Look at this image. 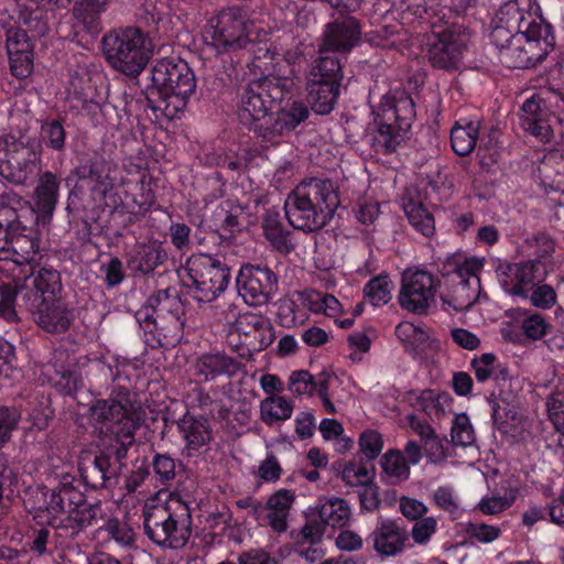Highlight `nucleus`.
<instances>
[{
  "label": "nucleus",
  "mask_w": 564,
  "mask_h": 564,
  "mask_svg": "<svg viewBox=\"0 0 564 564\" xmlns=\"http://www.w3.org/2000/svg\"><path fill=\"white\" fill-rule=\"evenodd\" d=\"M341 88L306 85V102L293 95V80L288 77L263 76L249 82L238 94L239 122L267 142L294 131L305 122L311 110L329 115Z\"/></svg>",
  "instance_id": "obj_1"
},
{
  "label": "nucleus",
  "mask_w": 564,
  "mask_h": 564,
  "mask_svg": "<svg viewBox=\"0 0 564 564\" xmlns=\"http://www.w3.org/2000/svg\"><path fill=\"white\" fill-rule=\"evenodd\" d=\"M94 432L104 434L93 459H83L78 471L82 486L98 490L116 481L130 448L135 444V432L142 423L141 406L130 389L116 387L107 399H96L88 409Z\"/></svg>",
  "instance_id": "obj_2"
},
{
  "label": "nucleus",
  "mask_w": 564,
  "mask_h": 564,
  "mask_svg": "<svg viewBox=\"0 0 564 564\" xmlns=\"http://www.w3.org/2000/svg\"><path fill=\"white\" fill-rule=\"evenodd\" d=\"M147 79L150 83L142 88L147 107L156 118H180L196 90V77L188 63L172 57L158 59Z\"/></svg>",
  "instance_id": "obj_3"
},
{
  "label": "nucleus",
  "mask_w": 564,
  "mask_h": 564,
  "mask_svg": "<svg viewBox=\"0 0 564 564\" xmlns=\"http://www.w3.org/2000/svg\"><path fill=\"white\" fill-rule=\"evenodd\" d=\"M134 318L143 343L151 349L174 348L183 339L185 306L170 289L152 293L134 312Z\"/></svg>",
  "instance_id": "obj_4"
},
{
  "label": "nucleus",
  "mask_w": 564,
  "mask_h": 564,
  "mask_svg": "<svg viewBox=\"0 0 564 564\" xmlns=\"http://www.w3.org/2000/svg\"><path fill=\"white\" fill-rule=\"evenodd\" d=\"M339 204L338 191L330 180L312 177L292 189L285 199L284 212L290 226L312 234L329 224Z\"/></svg>",
  "instance_id": "obj_5"
},
{
  "label": "nucleus",
  "mask_w": 564,
  "mask_h": 564,
  "mask_svg": "<svg viewBox=\"0 0 564 564\" xmlns=\"http://www.w3.org/2000/svg\"><path fill=\"white\" fill-rule=\"evenodd\" d=\"M13 191L0 194V260L35 262L41 250L37 231L26 224L34 210Z\"/></svg>",
  "instance_id": "obj_6"
},
{
  "label": "nucleus",
  "mask_w": 564,
  "mask_h": 564,
  "mask_svg": "<svg viewBox=\"0 0 564 564\" xmlns=\"http://www.w3.org/2000/svg\"><path fill=\"white\" fill-rule=\"evenodd\" d=\"M372 113L376 127L371 138L372 149L383 155L397 152L416 116L411 95L405 89H390Z\"/></svg>",
  "instance_id": "obj_7"
},
{
  "label": "nucleus",
  "mask_w": 564,
  "mask_h": 564,
  "mask_svg": "<svg viewBox=\"0 0 564 564\" xmlns=\"http://www.w3.org/2000/svg\"><path fill=\"white\" fill-rule=\"evenodd\" d=\"M44 496L47 522L53 525L58 514L67 513L58 528L67 530L70 536L77 535L97 521L99 506L87 500L82 490V481L70 474H64Z\"/></svg>",
  "instance_id": "obj_8"
},
{
  "label": "nucleus",
  "mask_w": 564,
  "mask_h": 564,
  "mask_svg": "<svg viewBox=\"0 0 564 564\" xmlns=\"http://www.w3.org/2000/svg\"><path fill=\"white\" fill-rule=\"evenodd\" d=\"M185 294L199 304H210L228 288L229 265L216 256L197 252L186 258L177 269Z\"/></svg>",
  "instance_id": "obj_9"
},
{
  "label": "nucleus",
  "mask_w": 564,
  "mask_h": 564,
  "mask_svg": "<svg viewBox=\"0 0 564 564\" xmlns=\"http://www.w3.org/2000/svg\"><path fill=\"white\" fill-rule=\"evenodd\" d=\"M74 173L82 186L87 189L95 206L113 214L122 205L123 177L111 160L98 152H84L77 158Z\"/></svg>",
  "instance_id": "obj_10"
},
{
  "label": "nucleus",
  "mask_w": 564,
  "mask_h": 564,
  "mask_svg": "<svg viewBox=\"0 0 564 564\" xmlns=\"http://www.w3.org/2000/svg\"><path fill=\"white\" fill-rule=\"evenodd\" d=\"M484 264L485 260L478 257L453 254L446 259L441 270L444 289L440 293L444 312H464L477 301Z\"/></svg>",
  "instance_id": "obj_11"
},
{
  "label": "nucleus",
  "mask_w": 564,
  "mask_h": 564,
  "mask_svg": "<svg viewBox=\"0 0 564 564\" xmlns=\"http://www.w3.org/2000/svg\"><path fill=\"white\" fill-rule=\"evenodd\" d=\"M252 21L248 10L234 4L220 9L208 21L203 33L205 50L221 57L232 55L251 44Z\"/></svg>",
  "instance_id": "obj_12"
},
{
  "label": "nucleus",
  "mask_w": 564,
  "mask_h": 564,
  "mask_svg": "<svg viewBox=\"0 0 564 564\" xmlns=\"http://www.w3.org/2000/svg\"><path fill=\"white\" fill-rule=\"evenodd\" d=\"M143 531L150 541L163 549L178 550L192 534L191 509L180 498L164 506H145Z\"/></svg>",
  "instance_id": "obj_13"
},
{
  "label": "nucleus",
  "mask_w": 564,
  "mask_h": 564,
  "mask_svg": "<svg viewBox=\"0 0 564 564\" xmlns=\"http://www.w3.org/2000/svg\"><path fill=\"white\" fill-rule=\"evenodd\" d=\"M496 47L500 63L510 69H523L545 59L555 47V35L546 34L543 39L529 37L522 31H511L501 23H494L489 35Z\"/></svg>",
  "instance_id": "obj_14"
},
{
  "label": "nucleus",
  "mask_w": 564,
  "mask_h": 564,
  "mask_svg": "<svg viewBox=\"0 0 564 564\" xmlns=\"http://www.w3.org/2000/svg\"><path fill=\"white\" fill-rule=\"evenodd\" d=\"M41 167L36 138L20 130L0 135V177L13 185L32 182Z\"/></svg>",
  "instance_id": "obj_15"
},
{
  "label": "nucleus",
  "mask_w": 564,
  "mask_h": 564,
  "mask_svg": "<svg viewBox=\"0 0 564 564\" xmlns=\"http://www.w3.org/2000/svg\"><path fill=\"white\" fill-rule=\"evenodd\" d=\"M148 36L138 28L109 31L102 36L101 48L109 64L122 74L135 78L145 68L151 48Z\"/></svg>",
  "instance_id": "obj_16"
},
{
  "label": "nucleus",
  "mask_w": 564,
  "mask_h": 564,
  "mask_svg": "<svg viewBox=\"0 0 564 564\" xmlns=\"http://www.w3.org/2000/svg\"><path fill=\"white\" fill-rule=\"evenodd\" d=\"M440 278L426 269H408L402 273L398 303L402 310L426 315L436 305V294L441 289Z\"/></svg>",
  "instance_id": "obj_17"
},
{
  "label": "nucleus",
  "mask_w": 564,
  "mask_h": 564,
  "mask_svg": "<svg viewBox=\"0 0 564 564\" xmlns=\"http://www.w3.org/2000/svg\"><path fill=\"white\" fill-rule=\"evenodd\" d=\"M236 289L248 306L260 307L278 293L279 276L265 263H242L236 276Z\"/></svg>",
  "instance_id": "obj_18"
},
{
  "label": "nucleus",
  "mask_w": 564,
  "mask_h": 564,
  "mask_svg": "<svg viewBox=\"0 0 564 564\" xmlns=\"http://www.w3.org/2000/svg\"><path fill=\"white\" fill-rule=\"evenodd\" d=\"M561 100L562 95L549 88L534 93L521 107L522 129L542 143L550 142L553 138L551 120Z\"/></svg>",
  "instance_id": "obj_19"
},
{
  "label": "nucleus",
  "mask_w": 564,
  "mask_h": 564,
  "mask_svg": "<svg viewBox=\"0 0 564 564\" xmlns=\"http://www.w3.org/2000/svg\"><path fill=\"white\" fill-rule=\"evenodd\" d=\"M239 343L236 351L241 356H252L265 350L275 339V332L269 317L251 311L239 312L230 327Z\"/></svg>",
  "instance_id": "obj_20"
},
{
  "label": "nucleus",
  "mask_w": 564,
  "mask_h": 564,
  "mask_svg": "<svg viewBox=\"0 0 564 564\" xmlns=\"http://www.w3.org/2000/svg\"><path fill=\"white\" fill-rule=\"evenodd\" d=\"M540 7L535 0H510L500 6L494 23H501L511 28V31H522L529 37L543 39L546 34H554L553 26L539 12Z\"/></svg>",
  "instance_id": "obj_21"
},
{
  "label": "nucleus",
  "mask_w": 564,
  "mask_h": 564,
  "mask_svg": "<svg viewBox=\"0 0 564 564\" xmlns=\"http://www.w3.org/2000/svg\"><path fill=\"white\" fill-rule=\"evenodd\" d=\"M498 282L502 290L522 300L528 299L538 282H543L547 275V267L540 260H525L516 263L499 262L496 269Z\"/></svg>",
  "instance_id": "obj_22"
},
{
  "label": "nucleus",
  "mask_w": 564,
  "mask_h": 564,
  "mask_svg": "<svg viewBox=\"0 0 564 564\" xmlns=\"http://www.w3.org/2000/svg\"><path fill=\"white\" fill-rule=\"evenodd\" d=\"M31 273L20 279L22 302L29 311L41 307L44 302L56 300L63 290L61 273L52 267L31 265Z\"/></svg>",
  "instance_id": "obj_23"
},
{
  "label": "nucleus",
  "mask_w": 564,
  "mask_h": 564,
  "mask_svg": "<svg viewBox=\"0 0 564 564\" xmlns=\"http://www.w3.org/2000/svg\"><path fill=\"white\" fill-rule=\"evenodd\" d=\"M338 14L325 24L319 51L346 55L361 44L362 28L351 13Z\"/></svg>",
  "instance_id": "obj_24"
},
{
  "label": "nucleus",
  "mask_w": 564,
  "mask_h": 564,
  "mask_svg": "<svg viewBox=\"0 0 564 564\" xmlns=\"http://www.w3.org/2000/svg\"><path fill=\"white\" fill-rule=\"evenodd\" d=\"M465 48L462 35L445 30L429 39L426 56L433 67L451 70L458 67Z\"/></svg>",
  "instance_id": "obj_25"
},
{
  "label": "nucleus",
  "mask_w": 564,
  "mask_h": 564,
  "mask_svg": "<svg viewBox=\"0 0 564 564\" xmlns=\"http://www.w3.org/2000/svg\"><path fill=\"white\" fill-rule=\"evenodd\" d=\"M6 48L11 75L18 79L28 78L33 70V44L28 32L11 25L6 30Z\"/></svg>",
  "instance_id": "obj_26"
},
{
  "label": "nucleus",
  "mask_w": 564,
  "mask_h": 564,
  "mask_svg": "<svg viewBox=\"0 0 564 564\" xmlns=\"http://www.w3.org/2000/svg\"><path fill=\"white\" fill-rule=\"evenodd\" d=\"M177 430L185 443L183 456L193 458L208 449L213 431L207 417L193 415L188 411L176 422Z\"/></svg>",
  "instance_id": "obj_27"
},
{
  "label": "nucleus",
  "mask_w": 564,
  "mask_h": 564,
  "mask_svg": "<svg viewBox=\"0 0 564 564\" xmlns=\"http://www.w3.org/2000/svg\"><path fill=\"white\" fill-rule=\"evenodd\" d=\"M369 538L378 554L394 556L404 550L409 532L397 520L380 519Z\"/></svg>",
  "instance_id": "obj_28"
},
{
  "label": "nucleus",
  "mask_w": 564,
  "mask_h": 564,
  "mask_svg": "<svg viewBox=\"0 0 564 564\" xmlns=\"http://www.w3.org/2000/svg\"><path fill=\"white\" fill-rule=\"evenodd\" d=\"M481 119L476 116L460 117L457 119L449 134L451 147L459 156L470 154L479 143V149L487 148L480 137Z\"/></svg>",
  "instance_id": "obj_29"
},
{
  "label": "nucleus",
  "mask_w": 564,
  "mask_h": 564,
  "mask_svg": "<svg viewBox=\"0 0 564 564\" xmlns=\"http://www.w3.org/2000/svg\"><path fill=\"white\" fill-rule=\"evenodd\" d=\"M36 324L51 334H63L69 329L75 321V310L66 304L53 300L44 302L41 307L30 311Z\"/></svg>",
  "instance_id": "obj_30"
},
{
  "label": "nucleus",
  "mask_w": 564,
  "mask_h": 564,
  "mask_svg": "<svg viewBox=\"0 0 564 564\" xmlns=\"http://www.w3.org/2000/svg\"><path fill=\"white\" fill-rule=\"evenodd\" d=\"M241 364L224 352H206L198 357L195 370L200 380L208 382L219 377L231 378L240 370Z\"/></svg>",
  "instance_id": "obj_31"
},
{
  "label": "nucleus",
  "mask_w": 564,
  "mask_h": 564,
  "mask_svg": "<svg viewBox=\"0 0 564 564\" xmlns=\"http://www.w3.org/2000/svg\"><path fill=\"white\" fill-rule=\"evenodd\" d=\"M343 80V64L335 56H319L316 58L306 76V85L327 88H341Z\"/></svg>",
  "instance_id": "obj_32"
},
{
  "label": "nucleus",
  "mask_w": 564,
  "mask_h": 564,
  "mask_svg": "<svg viewBox=\"0 0 564 564\" xmlns=\"http://www.w3.org/2000/svg\"><path fill=\"white\" fill-rule=\"evenodd\" d=\"M167 260V252L159 241L139 243L129 259L130 269L143 275H149L156 268L164 264Z\"/></svg>",
  "instance_id": "obj_33"
},
{
  "label": "nucleus",
  "mask_w": 564,
  "mask_h": 564,
  "mask_svg": "<svg viewBox=\"0 0 564 564\" xmlns=\"http://www.w3.org/2000/svg\"><path fill=\"white\" fill-rule=\"evenodd\" d=\"M65 122L63 117H47L41 120L39 138H36L41 153L43 150H50L57 154L65 153L68 138Z\"/></svg>",
  "instance_id": "obj_34"
},
{
  "label": "nucleus",
  "mask_w": 564,
  "mask_h": 564,
  "mask_svg": "<svg viewBox=\"0 0 564 564\" xmlns=\"http://www.w3.org/2000/svg\"><path fill=\"white\" fill-rule=\"evenodd\" d=\"M73 17L89 34L101 31V15L107 11L108 0H73Z\"/></svg>",
  "instance_id": "obj_35"
},
{
  "label": "nucleus",
  "mask_w": 564,
  "mask_h": 564,
  "mask_svg": "<svg viewBox=\"0 0 564 564\" xmlns=\"http://www.w3.org/2000/svg\"><path fill=\"white\" fill-rule=\"evenodd\" d=\"M402 208L410 226L425 238L435 234V218L433 213L419 199L404 197Z\"/></svg>",
  "instance_id": "obj_36"
},
{
  "label": "nucleus",
  "mask_w": 564,
  "mask_h": 564,
  "mask_svg": "<svg viewBox=\"0 0 564 564\" xmlns=\"http://www.w3.org/2000/svg\"><path fill=\"white\" fill-rule=\"evenodd\" d=\"M58 197L59 180L53 172L45 171L35 187V205L44 218L53 216Z\"/></svg>",
  "instance_id": "obj_37"
},
{
  "label": "nucleus",
  "mask_w": 564,
  "mask_h": 564,
  "mask_svg": "<svg viewBox=\"0 0 564 564\" xmlns=\"http://www.w3.org/2000/svg\"><path fill=\"white\" fill-rule=\"evenodd\" d=\"M324 534L322 522L306 521L296 536L297 553L312 563L321 560L324 555L321 546Z\"/></svg>",
  "instance_id": "obj_38"
},
{
  "label": "nucleus",
  "mask_w": 564,
  "mask_h": 564,
  "mask_svg": "<svg viewBox=\"0 0 564 564\" xmlns=\"http://www.w3.org/2000/svg\"><path fill=\"white\" fill-rule=\"evenodd\" d=\"M538 177L546 193L564 194V159L555 154L545 156L538 166Z\"/></svg>",
  "instance_id": "obj_39"
},
{
  "label": "nucleus",
  "mask_w": 564,
  "mask_h": 564,
  "mask_svg": "<svg viewBox=\"0 0 564 564\" xmlns=\"http://www.w3.org/2000/svg\"><path fill=\"white\" fill-rule=\"evenodd\" d=\"M294 409L293 401L284 395H269L261 401L260 417L261 421L272 426L278 422H283L292 416Z\"/></svg>",
  "instance_id": "obj_40"
},
{
  "label": "nucleus",
  "mask_w": 564,
  "mask_h": 564,
  "mask_svg": "<svg viewBox=\"0 0 564 564\" xmlns=\"http://www.w3.org/2000/svg\"><path fill=\"white\" fill-rule=\"evenodd\" d=\"M350 518V508L348 502L341 498H334L324 503L318 511V519H307V521H315L323 523V532L325 533L326 527L343 528Z\"/></svg>",
  "instance_id": "obj_41"
},
{
  "label": "nucleus",
  "mask_w": 564,
  "mask_h": 564,
  "mask_svg": "<svg viewBox=\"0 0 564 564\" xmlns=\"http://www.w3.org/2000/svg\"><path fill=\"white\" fill-rule=\"evenodd\" d=\"M127 183L123 181V193L120 195L122 205L118 206L115 210L120 214H145L151 210L155 204V195L151 188H145L143 184H135V187L140 189V197L135 194H130Z\"/></svg>",
  "instance_id": "obj_42"
},
{
  "label": "nucleus",
  "mask_w": 564,
  "mask_h": 564,
  "mask_svg": "<svg viewBox=\"0 0 564 564\" xmlns=\"http://www.w3.org/2000/svg\"><path fill=\"white\" fill-rule=\"evenodd\" d=\"M393 282L387 272L372 276L364 286L365 300L373 307H380L392 300Z\"/></svg>",
  "instance_id": "obj_43"
},
{
  "label": "nucleus",
  "mask_w": 564,
  "mask_h": 564,
  "mask_svg": "<svg viewBox=\"0 0 564 564\" xmlns=\"http://www.w3.org/2000/svg\"><path fill=\"white\" fill-rule=\"evenodd\" d=\"M20 279L0 282V318L12 324L19 322L17 301H22Z\"/></svg>",
  "instance_id": "obj_44"
},
{
  "label": "nucleus",
  "mask_w": 564,
  "mask_h": 564,
  "mask_svg": "<svg viewBox=\"0 0 564 564\" xmlns=\"http://www.w3.org/2000/svg\"><path fill=\"white\" fill-rule=\"evenodd\" d=\"M380 466L383 474L392 484L408 480L410 466L404 454L399 449H389L380 458Z\"/></svg>",
  "instance_id": "obj_45"
},
{
  "label": "nucleus",
  "mask_w": 564,
  "mask_h": 564,
  "mask_svg": "<svg viewBox=\"0 0 564 564\" xmlns=\"http://www.w3.org/2000/svg\"><path fill=\"white\" fill-rule=\"evenodd\" d=\"M156 487L169 488L176 477V460L167 453H154L149 463Z\"/></svg>",
  "instance_id": "obj_46"
},
{
  "label": "nucleus",
  "mask_w": 564,
  "mask_h": 564,
  "mask_svg": "<svg viewBox=\"0 0 564 564\" xmlns=\"http://www.w3.org/2000/svg\"><path fill=\"white\" fill-rule=\"evenodd\" d=\"M521 329L527 339L538 341L552 332V324L543 314L532 312L521 319Z\"/></svg>",
  "instance_id": "obj_47"
},
{
  "label": "nucleus",
  "mask_w": 564,
  "mask_h": 564,
  "mask_svg": "<svg viewBox=\"0 0 564 564\" xmlns=\"http://www.w3.org/2000/svg\"><path fill=\"white\" fill-rule=\"evenodd\" d=\"M451 441L454 446L462 447H467L475 443V431L466 413L455 415L451 429Z\"/></svg>",
  "instance_id": "obj_48"
},
{
  "label": "nucleus",
  "mask_w": 564,
  "mask_h": 564,
  "mask_svg": "<svg viewBox=\"0 0 564 564\" xmlns=\"http://www.w3.org/2000/svg\"><path fill=\"white\" fill-rule=\"evenodd\" d=\"M464 532L469 540L484 544L491 543L501 535L499 527L476 521H468L465 524Z\"/></svg>",
  "instance_id": "obj_49"
},
{
  "label": "nucleus",
  "mask_w": 564,
  "mask_h": 564,
  "mask_svg": "<svg viewBox=\"0 0 564 564\" xmlns=\"http://www.w3.org/2000/svg\"><path fill=\"white\" fill-rule=\"evenodd\" d=\"M530 304L539 310H550L557 301V294L554 288L550 284L538 282L532 291L528 293Z\"/></svg>",
  "instance_id": "obj_50"
},
{
  "label": "nucleus",
  "mask_w": 564,
  "mask_h": 564,
  "mask_svg": "<svg viewBox=\"0 0 564 564\" xmlns=\"http://www.w3.org/2000/svg\"><path fill=\"white\" fill-rule=\"evenodd\" d=\"M147 480H153L149 463L147 459H135L126 476L124 488L130 494L135 492Z\"/></svg>",
  "instance_id": "obj_51"
},
{
  "label": "nucleus",
  "mask_w": 564,
  "mask_h": 564,
  "mask_svg": "<svg viewBox=\"0 0 564 564\" xmlns=\"http://www.w3.org/2000/svg\"><path fill=\"white\" fill-rule=\"evenodd\" d=\"M383 440L379 432L375 430H366L359 436V448L361 457L375 460L381 453Z\"/></svg>",
  "instance_id": "obj_52"
},
{
  "label": "nucleus",
  "mask_w": 564,
  "mask_h": 564,
  "mask_svg": "<svg viewBox=\"0 0 564 564\" xmlns=\"http://www.w3.org/2000/svg\"><path fill=\"white\" fill-rule=\"evenodd\" d=\"M271 247L281 254L288 256L295 249L292 231L284 225L263 234Z\"/></svg>",
  "instance_id": "obj_53"
},
{
  "label": "nucleus",
  "mask_w": 564,
  "mask_h": 564,
  "mask_svg": "<svg viewBox=\"0 0 564 564\" xmlns=\"http://www.w3.org/2000/svg\"><path fill=\"white\" fill-rule=\"evenodd\" d=\"M20 416V412L15 408L0 405V448L10 441Z\"/></svg>",
  "instance_id": "obj_54"
},
{
  "label": "nucleus",
  "mask_w": 564,
  "mask_h": 564,
  "mask_svg": "<svg viewBox=\"0 0 564 564\" xmlns=\"http://www.w3.org/2000/svg\"><path fill=\"white\" fill-rule=\"evenodd\" d=\"M191 234L192 229L184 223L171 221L169 227V236L171 243L180 252H185L191 249Z\"/></svg>",
  "instance_id": "obj_55"
},
{
  "label": "nucleus",
  "mask_w": 564,
  "mask_h": 564,
  "mask_svg": "<svg viewBox=\"0 0 564 564\" xmlns=\"http://www.w3.org/2000/svg\"><path fill=\"white\" fill-rule=\"evenodd\" d=\"M430 437L423 442V449L432 460L445 459L448 456V441L441 438L434 430L426 429Z\"/></svg>",
  "instance_id": "obj_56"
},
{
  "label": "nucleus",
  "mask_w": 564,
  "mask_h": 564,
  "mask_svg": "<svg viewBox=\"0 0 564 564\" xmlns=\"http://www.w3.org/2000/svg\"><path fill=\"white\" fill-rule=\"evenodd\" d=\"M496 355L491 352L481 354L471 360V369L478 382H486L492 377Z\"/></svg>",
  "instance_id": "obj_57"
},
{
  "label": "nucleus",
  "mask_w": 564,
  "mask_h": 564,
  "mask_svg": "<svg viewBox=\"0 0 564 564\" xmlns=\"http://www.w3.org/2000/svg\"><path fill=\"white\" fill-rule=\"evenodd\" d=\"M313 376L307 370L293 371L289 378V390L291 393L301 395H312Z\"/></svg>",
  "instance_id": "obj_58"
},
{
  "label": "nucleus",
  "mask_w": 564,
  "mask_h": 564,
  "mask_svg": "<svg viewBox=\"0 0 564 564\" xmlns=\"http://www.w3.org/2000/svg\"><path fill=\"white\" fill-rule=\"evenodd\" d=\"M437 521L433 517H424L415 521L412 527V539L417 544H426L436 532Z\"/></svg>",
  "instance_id": "obj_59"
},
{
  "label": "nucleus",
  "mask_w": 564,
  "mask_h": 564,
  "mask_svg": "<svg viewBox=\"0 0 564 564\" xmlns=\"http://www.w3.org/2000/svg\"><path fill=\"white\" fill-rule=\"evenodd\" d=\"M295 433L299 440L306 441L315 434L316 417L311 411H301L296 414Z\"/></svg>",
  "instance_id": "obj_60"
},
{
  "label": "nucleus",
  "mask_w": 564,
  "mask_h": 564,
  "mask_svg": "<svg viewBox=\"0 0 564 564\" xmlns=\"http://www.w3.org/2000/svg\"><path fill=\"white\" fill-rule=\"evenodd\" d=\"M238 564H281V558L264 549H249L238 555Z\"/></svg>",
  "instance_id": "obj_61"
},
{
  "label": "nucleus",
  "mask_w": 564,
  "mask_h": 564,
  "mask_svg": "<svg viewBox=\"0 0 564 564\" xmlns=\"http://www.w3.org/2000/svg\"><path fill=\"white\" fill-rule=\"evenodd\" d=\"M295 500V495L290 489H279L267 500L265 507L268 510L282 511L290 513L292 505Z\"/></svg>",
  "instance_id": "obj_62"
},
{
  "label": "nucleus",
  "mask_w": 564,
  "mask_h": 564,
  "mask_svg": "<svg viewBox=\"0 0 564 564\" xmlns=\"http://www.w3.org/2000/svg\"><path fill=\"white\" fill-rule=\"evenodd\" d=\"M282 467L273 454H269L258 468V477L264 482H275L281 478Z\"/></svg>",
  "instance_id": "obj_63"
},
{
  "label": "nucleus",
  "mask_w": 564,
  "mask_h": 564,
  "mask_svg": "<svg viewBox=\"0 0 564 564\" xmlns=\"http://www.w3.org/2000/svg\"><path fill=\"white\" fill-rule=\"evenodd\" d=\"M101 271L105 273V282L108 289L119 285L126 278L123 264L117 257H112L108 263L102 264Z\"/></svg>",
  "instance_id": "obj_64"
}]
</instances>
